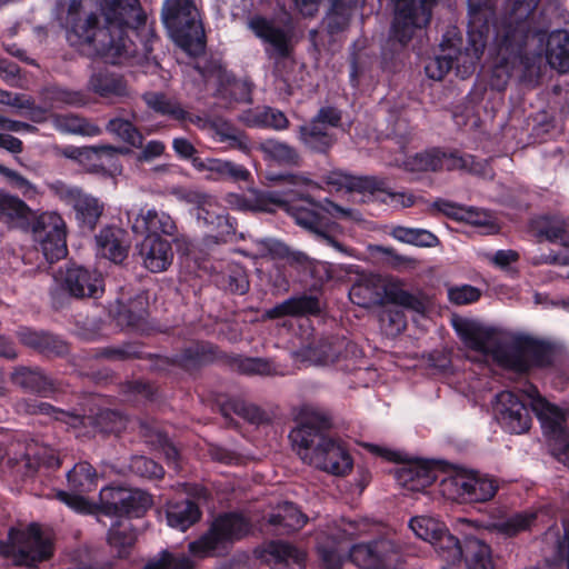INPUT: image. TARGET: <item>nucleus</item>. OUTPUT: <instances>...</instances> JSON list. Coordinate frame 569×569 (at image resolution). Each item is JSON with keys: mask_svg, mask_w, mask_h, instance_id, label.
<instances>
[{"mask_svg": "<svg viewBox=\"0 0 569 569\" xmlns=\"http://www.w3.org/2000/svg\"><path fill=\"white\" fill-rule=\"evenodd\" d=\"M106 24L97 28V17L82 12V1L71 0L66 18L67 40L73 47L94 51L104 62L121 64L136 56L137 47L129 36V22L138 17V0H104Z\"/></svg>", "mask_w": 569, "mask_h": 569, "instance_id": "nucleus-1", "label": "nucleus"}, {"mask_svg": "<svg viewBox=\"0 0 569 569\" xmlns=\"http://www.w3.org/2000/svg\"><path fill=\"white\" fill-rule=\"evenodd\" d=\"M413 533L433 546L445 562L442 569H493L491 549L476 537H467L463 545L438 519L419 516L409 522Z\"/></svg>", "mask_w": 569, "mask_h": 569, "instance_id": "nucleus-2", "label": "nucleus"}, {"mask_svg": "<svg viewBox=\"0 0 569 569\" xmlns=\"http://www.w3.org/2000/svg\"><path fill=\"white\" fill-rule=\"evenodd\" d=\"M288 438L292 449L307 463L333 476H346L353 460L345 443L325 429H291Z\"/></svg>", "mask_w": 569, "mask_h": 569, "instance_id": "nucleus-3", "label": "nucleus"}, {"mask_svg": "<svg viewBox=\"0 0 569 569\" xmlns=\"http://www.w3.org/2000/svg\"><path fill=\"white\" fill-rule=\"evenodd\" d=\"M349 297L360 307L371 308L389 302L420 315H423L430 305L428 297L422 292L408 291L401 279L376 273L360 274L352 284Z\"/></svg>", "mask_w": 569, "mask_h": 569, "instance_id": "nucleus-4", "label": "nucleus"}, {"mask_svg": "<svg viewBox=\"0 0 569 569\" xmlns=\"http://www.w3.org/2000/svg\"><path fill=\"white\" fill-rule=\"evenodd\" d=\"M453 328L465 346L480 356H490L502 367L519 372L529 369L526 350L507 347L506 337L501 331L466 318L453 320Z\"/></svg>", "mask_w": 569, "mask_h": 569, "instance_id": "nucleus-5", "label": "nucleus"}, {"mask_svg": "<svg viewBox=\"0 0 569 569\" xmlns=\"http://www.w3.org/2000/svg\"><path fill=\"white\" fill-rule=\"evenodd\" d=\"M162 20L174 41L188 54L198 56L204 50V31L192 0H166Z\"/></svg>", "mask_w": 569, "mask_h": 569, "instance_id": "nucleus-6", "label": "nucleus"}, {"mask_svg": "<svg viewBox=\"0 0 569 569\" xmlns=\"http://www.w3.org/2000/svg\"><path fill=\"white\" fill-rule=\"evenodd\" d=\"M0 553L16 566L36 568L53 555V543L37 523L10 528L6 541L0 542Z\"/></svg>", "mask_w": 569, "mask_h": 569, "instance_id": "nucleus-7", "label": "nucleus"}, {"mask_svg": "<svg viewBox=\"0 0 569 569\" xmlns=\"http://www.w3.org/2000/svg\"><path fill=\"white\" fill-rule=\"evenodd\" d=\"M280 181L282 190H271L264 192H256L252 198L243 199L238 194H230L229 202L237 206L241 210L272 212L276 208H282L288 211L297 192L301 190H320L322 186L312 180L305 172L290 173L271 178Z\"/></svg>", "mask_w": 569, "mask_h": 569, "instance_id": "nucleus-8", "label": "nucleus"}, {"mask_svg": "<svg viewBox=\"0 0 569 569\" xmlns=\"http://www.w3.org/2000/svg\"><path fill=\"white\" fill-rule=\"evenodd\" d=\"M402 164L406 170L411 172L438 171L445 168L447 170H467L482 177L491 174L488 163L477 160L471 154L447 153L439 149L418 152L408 157Z\"/></svg>", "mask_w": 569, "mask_h": 569, "instance_id": "nucleus-9", "label": "nucleus"}, {"mask_svg": "<svg viewBox=\"0 0 569 569\" xmlns=\"http://www.w3.org/2000/svg\"><path fill=\"white\" fill-rule=\"evenodd\" d=\"M307 191L308 190L300 189V191L297 192L296 198L297 200L301 201V203L295 202L293 199L290 207H288L287 212L293 218L295 222L299 227L313 234L316 239L332 247L345 256H355L352 249L346 247L330 234V229L335 226V223H330L325 220L320 213L322 212L320 208L318 206H313L320 201H316L311 197L307 196Z\"/></svg>", "mask_w": 569, "mask_h": 569, "instance_id": "nucleus-10", "label": "nucleus"}, {"mask_svg": "<svg viewBox=\"0 0 569 569\" xmlns=\"http://www.w3.org/2000/svg\"><path fill=\"white\" fill-rule=\"evenodd\" d=\"M350 560L362 569H398L402 563V546L391 536H383L350 549Z\"/></svg>", "mask_w": 569, "mask_h": 569, "instance_id": "nucleus-11", "label": "nucleus"}, {"mask_svg": "<svg viewBox=\"0 0 569 569\" xmlns=\"http://www.w3.org/2000/svg\"><path fill=\"white\" fill-rule=\"evenodd\" d=\"M249 532V523L238 513H226L218 517L209 532L189 545L191 553L207 556L228 542L239 540Z\"/></svg>", "mask_w": 569, "mask_h": 569, "instance_id": "nucleus-12", "label": "nucleus"}, {"mask_svg": "<svg viewBox=\"0 0 569 569\" xmlns=\"http://www.w3.org/2000/svg\"><path fill=\"white\" fill-rule=\"evenodd\" d=\"M395 17L390 38L400 46L407 44L417 29L428 24L436 0H395Z\"/></svg>", "mask_w": 569, "mask_h": 569, "instance_id": "nucleus-13", "label": "nucleus"}, {"mask_svg": "<svg viewBox=\"0 0 569 569\" xmlns=\"http://www.w3.org/2000/svg\"><path fill=\"white\" fill-rule=\"evenodd\" d=\"M34 240L47 261L53 262L67 254L66 223L57 212L40 214L33 224Z\"/></svg>", "mask_w": 569, "mask_h": 569, "instance_id": "nucleus-14", "label": "nucleus"}, {"mask_svg": "<svg viewBox=\"0 0 569 569\" xmlns=\"http://www.w3.org/2000/svg\"><path fill=\"white\" fill-rule=\"evenodd\" d=\"M447 463L436 459H412L406 460L401 466L395 468L397 482L410 491H423L437 478V470L443 469Z\"/></svg>", "mask_w": 569, "mask_h": 569, "instance_id": "nucleus-15", "label": "nucleus"}, {"mask_svg": "<svg viewBox=\"0 0 569 569\" xmlns=\"http://www.w3.org/2000/svg\"><path fill=\"white\" fill-rule=\"evenodd\" d=\"M123 496L127 497L126 488L122 487H106L100 491L99 503L91 505L82 496L69 493L66 491H58L56 498L66 503L71 509L83 512L92 513L99 509L107 516H120L121 506L123 505Z\"/></svg>", "mask_w": 569, "mask_h": 569, "instance_id": "nucleus-16", "label": "nucleus"}, {"mask_svg": "<svg viewBox=\"0 0 569 569\" xmlns=\"http://www.w3.org/2000/svg\"><path fill=\"white\" fill-rule=\"evenodd\" d=\"M57 286L76 298L97 297L102 292V278L96 271L80 266H69L54 276Z\"/></svg>", "mask_w": 569, "mask_h": 569, "instance_id": "nucleus-17", "label": "nucleus"}, {"mask_svg": "<svg viewBox=\"0 0 569 569\" xmlns=\"http://www.w3.org/2000/svg\"><path fill=\"white\" fill-rule=\"evenodd\" d=\"M192 166L197 171L208 172L207 179L213 181H248L251 177L250 171L233 161L218 158H193Z\"/></svg>", "mask_w": 569, "mask_h": 569, "instance_id": "nucleus-18", "label": "nucleus"}, {"mask_svg": "<svg viewBox=\"0 0 569 569\" xmlns=\"http://www.w3.org/2000/svg\"><path fill=\"white\" fill-rule=\"evenodd\" d=\"M256 553L272 569H300L305 559L303 551L283 541H270L261 549H257Z\"/></svg>", "mask_w": 569, "mask_h": 569, "instance_id": "nucleus-19", "label": "nucleus"}, {"mask_svg": "<svg viewBox=\"0 0 569 569\" xmlns=\"http://www.w3.org/2000/svg\"><path fill=\"white\" fill-rule=\"evenodd\" d=\"M249 28L254 34L270 44L279 56H287L292 36V27L288 22L282 27L277 26L261 17H254L249 21Z\"/></svg>", "mask_w": 569, "mask_h": 569, "instance_id": "nucleus-20", "label": "nucleus"}, {"mask_svg": "<svg viewBox=\"0 0 569 569\" xmlns=\"http://www.w3.org/2000/svg\"><path fill=\"white\" fill-rule=\"evenodd\" d=\"M139 256L143 266L151 272L164 271L173 259L170 242L154 234L144 237L139 246Z\"/></svg>", "mask_w": 569, "mask_h": 569, "instance_id": "nucleus-21", "label": "nucleus"}, {"mask_svg": "<svg viewBox=\"0 0 569 569\" xmlns=\"http://www.w3.org/2000/svg\"><path fill=\"white\" fill-rule=\"evenodd\" d=\"M492 410L497 423L528 427V410L510 391H502L496 396Z\"/></svg>", "mask_w": 569, "mask_h": 569, "instance_id": "nucleus-22", "label": "nucleus"}, {"mask_svg": "<svg viewBox=\"0 0 569 569\" xmlns=\"http://www.w3.org/2000/svg\"><path fill=\"white\" fill-rule=\"evenodd\" d=\"M539 41L546 42L545 57L549 66L559 71H569V31L555 30L548 36L538 34Z\"/></svg>", "mask_w": 569, "mask_h": 569, "instance_id": "nucleus-23", "label": "nucleus"}, {"mask_svg": "<svg viewBox=\"0 0 569 569\" xmlns=\"http://www.w3.org/2000/svg\"><path fill=\"white\" fill-rule=\"evenodd\" d=\"M531 408L542 427H561L569 420V407L561 408L541 397L537 389L529 392Z\"/></svg>", "mask_w": 569, "mask_h": 569, "instance_id": "nucleus-24", "label": "nucleus"}, {"mask_svg": "<svg viewBox=\"0 0 569 569\" xmlns=\"http://www.w3.org/2000/svg\"><path fill=\"white\" fill-rule=\"evenodd\" d=\"M132 229L134 232L142 233L146 236H159V233L172 236L177 227L174 221L168 213L157 211L156 209H148L147 211H142L138 216Z\"/></svg>", "mask_w": 569, "mask_h": 569, "instance_id": "nucleus-25", "label": "nucleus"}, {"mask_svg": "<svg viewBox=\"0 0 569 569\" xmlns=\"http://www.w3.org/2000/svg\"><path fill=\"white\" fill-rule=\"evenodd\" d=\"M320 312V303L316 297L299 296L284 300L266 311L264 317L269 319L281 318L284 316L301 317L317 315Z\"/></svg>", "mask_w": 569, "mask_h": 569, "instance_id": "nucleus-26", "label": "nucleus"}, {"mask_svg": "<svg viewBox=\"0 0 569 569\" xmlns=\"http://www.w3.org/2000/svg\"><path fill=\"white\" fill-rule=\"evenodd\" d=\"M99 254L114 263L122 262L128 253L124 233L121 229L104 228L96 237Z\"/></svg>", "mask_w": 569, "mask_h": 569, "instance_id": "nucleus-27", "label": "nucleus"}, {"mask_svg": "<svg viewBox=\"0 0 569 569\" xmlns=\"http://www.w3.org/2000/svg\"><path fill=\"white\" fill-rule=\"evenodd\" d=\"M16 410L20 415H43L52 417V422H60L77 427L78 425H87V422L77 415L58 410L46 402L37 400L22 399L16 403Z\"/></svg>", "mask_w": 569, "mask_h": 569, "instance_id": "nucleus-28", "label": "nucleus"}, {"mask_svg": "<svg viewBox=\"0 0 569 569\" xmlns=\"http://www.w3.org/2000/svg\"><path fill=\"white\" fill-rule=\"evenodd\" d=\"M323 182L336 191H357L369 193V190L378 188L375 177H353L341 170H332L323 176Z\"/></svg>", "mask_w": 569, "mask_h": 569, "instance_id": "nucleus-29", "label": "nucleus"}, {"mask_svg": "<svg viewBox=\"0 0 569 569\" xmlns=\"http://www.w3.org/2000/svg\"><path fill=\"white\" fill-rule=\"evenodd\" d=\"M50 120L53 128L63 134L96 137L102 132L99 126L74 113H54L50 116Z\"/></svg>", "mask_w": 569, "mask_h": 569, "instance_id": "nucleus-30", "label": "nucleus"}, {"mask_svg": "<svg viewBox=\"0 0 569 569\" xmlns=\"http://www.w3.org/2000/svg\"><path fill=\"white\" fill-rule=\"evenodd\" d=\"M198 506L191 500L169 502L167 506L168 525L172 528L186 531L200 518Z\"/></svg>", "mask_w": 569, "mask_h": 569, "instance_id": "nucleus-31", "label": "nucleus"}, {"mask_svg": "<svg viewBox=\"0 0 569 569\" xmlns=\"http://www.w3.org/2000/svg\"><path fill=\"white\" fill-rule=\"evenodd\" d=\"M530 37L531 33L529 22L527 20H520L515 26L512 23H508L500 41V53L520 54L522 48L527 46Z\"/></svg>", "mask_w": 569, "mask_h": 569, "instance_id": "nucleus-32", "label": "nucleus"}, {"mask_svg": "<svg viewBox=\"0 0 569 569\" xmlns=\"http://www.w3.org/2000/svg\"><path fill=\"white\" fill-rule=\"evenodd\" d=\"M89 90L103 98L123 97L128 94L127 84L120 76L98 72L91 76Z\"/></svg>", "mask_w": 569, "mask_h": 569, "instance_id": "nucleus-33", "label": "nucleus"}, {"mask_svg": "<svg viewBox=\"0 0 569 569\" xmlns=\"http://www.w3.org/2000/svg\"><path fill=\"white\" fill-rule=\"evenodd\" d=\"M291 417L297 427H328L333 423L329 410L310 403L292 408Z\"/></svg>", "mask_w": 569, "mask_h": 569, "instance_id": "nucleus-34", "label": "nucleus"}, {"mask_svg": "<svg viewBox=\"0 0 569 569\" xmlns=\"http://www.w3.org/2000/svg\"><path fill=\"white\" fill-rule=\"evenodd\" d=\"M476 471L459 469L455 475L441 480L440 488L443 496L468 502V495L472 487Z\"/></svg>", "mask_w": 569, "mask_h": 569, "instance_id": "nucleus-35", "label": "nucleus"}, {"mask_svg": "<svg viewBox=\"0 0 569 569\" xmlns=\"http://www.w3.org/2000/svg\"><path fill=\"white\" fill-rule=\"evenodd\" d=\"M299 139L306 147L317 152H326L335 142L326 126L319 124L315 120L309 124L300 126Z\"/></svg>", "mask_w": 569, "mask_h": 569, "instance_id": "nucleus-36", "label": "nucleus"}, {"mask_svg": "<svg viewBox=\"0 0 569 569\" xmlns=\"http://www.w3.org/2000/svg\"><path fill=\"white\" fill-rule=\"evenodd\" d=\"M137 540V533L128 520L112 525L108 533V542L119 558L127 557Z\"/></svg>", "mask_w": 569, "mask_h": 569, "instance_id": "nucleus-37", "label": "nucleus"}, {"mask_svg": "<svg viewBox=\"0 0 569 569\" xmlns=\"http://www.w3.org/2000/svg\"><path fill=\"white\" fill-rule=\"evenodd\" d=\"M537 513L535 511L526 510L497 520L490 526V528L496 532L507 537H512L522 531L529 530L535 525Z\"/></svg>", "mask_w": 569, "mask_h": 569, "instance_id": "nucleus-38", "label": "nucleus"}, {"mask_svg": "<svg viewBox=\"0 0 569 569\" xmlns=\"http://www.w3.org/2000/svg\"><path fill=\"white\" fill-rule=\"evenodd\" d=\"M12 380L22 389L41 396H48L53 390L50 380L38 370L28 368L17 369L12 373Z\"/></svg>", "mask_w": 569, "mask_h": 569, "instance_id": "nucleus-39", "label": "nucleus"}, {"mask_svg": "<svg viewBox=\"0 0 569 569\" xmlns=\"http://www.w3.org/2000/svg\"><path fill=\"white\" fill-rule=\"evenodd\" d=\"M119 149L110 146V144H101L93 147H66L61 150V154L68 159L73 160H82V159H101L103 156L111 162L110 172H116L119 170V167L114 163L116 154Z\"/></svg>", "mask_w": 569, "mask_h": 569, "instance_id": "nucleus-40", "label": "nucleus"}, {"mask_svg": "<svg viewBox=\"0 0 569 569\" xmlns=\"http://www.w3.org/2000/svg\"><path fill=\"white\" fill-rule=\"evenodd\" d=\"M143 100L149 108L162 116H169L179 121L189 119L190 121L194 122V120L189 117L188 112L183 110L177 100L168 98L163 93L147 92L143 96Z\"/></svg>", "mask_w": 569, "mask_h": 569, "instance_id": "nucleus-41", "label": "nucleus"}, {"mask_svg": "<svg viewBox=\"0 0 569 569\" xmlns=\"http://www.w3.org/2000/svg\"><path fill=\"white\" fill-rule=\"evenodd\" d=\"M233 412L243 422L249 425H277L279 423L276 410H263L253 403L237 401L232 405Z\"/></svg>", "mask_w": 569, "mask_h": 569, "instance_id": "nucleus-42", "label": "nucleus"}, {"mask_svg": "<svg viewBox=\"0 0 569 569\" xmlns=\"http://www.w3.org/2000/svg\"><path fill=\"white\" fill-rule=\"evenodd\" d=\"M71 206L77 212L78 220L90 229L96 226L103 211V204L97 198L82 191L78 193Z\"/></svg>", "mask_w": 569, "mask_h": 569, "instance_id": "nucleus-43", "label": "nucleus"}, {"mask_svg": "<svg viewBox=\"0 0 569 569\" xmlns=\"http://www.w3.org/2000/svg\"><path fill=\"white\" fill-rule=\"evenodd\" d=\"M270 525L281 526L286 532L301 529L307 517L291 502H283L278 507L277 512L270 515Z\"/></svg>", "mask_w": 569, "mask_h": 569, "instance_id": "nucleus-44", "label": "nucleus"}, {"mask_svg": "<svg viewBox=\"0 0 569 569\" xmlns=\"http://www.w3.org/2000/svg\"><path fill=\"white\" fill-rule=\"evenodd\" d=\"M357 4L358 0H332L331 9L325 19L329 32L342 30L348 24L351 11Z\"/></svg>", "mask_w": 569, "mask_h": 569, "instance_id": "nucleus-45", "label": "nucleus"}, {"mask_svg": "<svg viewBox=\"0 0 569 569\" xmlns=\"http://www.w3.org/2000/svg\"><path fill=\"white\" fill-rule=\"evenodd\" d=\"M196 214L199 221L212 227V230H218L221 234L229 233L232 229L224 210L218 204L214 197L213 204L200 206Z\"/></svg>", "mask_w": 569, "mask_h": 569, "instance_id": "nucleus-46", "label": "nucleus"}, {"mask_svg": "<svg viewBox=\"0 0 569 569\" xmlns=\"http://www.w3.org/2000/svg\"><path fill=\"white\" fill-rule=\"evenodd\" d=\"M211 129L214 137L220 142H228L230 148L238 149L243 152H248L250 150L247 137L228 122L216 120L211 123Z\"/></svg>", "mask_w": 569, "mask_h": 569, "instance_id": "nucleus-47", "label": "nucleus"}, {"mask_svg": "<svg viewBox=\"0 0 569 569\" xmlns=\"http://www.w3.org/2000/svg\"><path fill=\"white\" fill-rule=\"evenodd\" d=\"M396 240L419 247H435L438 238L428 230L397 226L390 231Z\"/></svg>", "mask_w": 569, "mask_h": 569, "instance_id": "nucleus-48", "label": "nucleus"}, {"mask_svg": "<svg viewBox=\"0 0 569 569\" xmlns=\"http://www.w3.org/2000/svg\"><path fill=\"white\" fill-rule=\"evenodd\" d=\"M260 150L267 158L281 164H297L299 161V154L295 148L276 139L261 142Z\"/></svg>", "mask_w": 569, "mask_h": 569, "instance_id": "nucleus-49", "label": "nucleus"}, {"mask_svg": "<svg viewBox=\"0 0 569 569\" xmlns=\"http://www.w3.org/2000/svg\"><path fill=\"white\" fill-rule=\"evenodd\" d=\"M378 188L369 190L373 199L389 203L393 207L408 208L415 204V196L406 191H392L385 180L378 179Z\"/></svg>", "mask_w": 569, "mask_h": 569, "instance_id": "nucleus-50", "label": "nucleus"}, {"mask_svg": "<svg viewBox=\"0 0 569 569\" xmlns=\"http://www.w3.org/2000/svg\"><path fill=\"white\" fill-rule=\"evenodd\" d=\"M126 493L120 516L140 517L152 505L151 496L140 489L126 488Z\"/></svg>", "mask_w": 569, "mask_h": 569, "instance_id": "nucleus-51", "label": "nucleus"}, {"mask_svg": "<svg viewBox=\"0 0 569 569\" xmlns=\"http://www.w3.org/2000/svg\"><path fill=\"white\" fill-rule=\"evenodd\" d=\"M41 96L49 108H57L62 104L82 106L86 102L81 92L59 87H48L41 91Z\"/></svg>", "mask_w": 569, "mask_h": 569, "instance_id": "nucleus-52", "label": "nucleus"}, {"mask_svg": "<svg viewBox=\"0 0 569 569\" xmlns=\"http://www.w3.org/2000/svg\"><path fill=\"white\" fill-rule=\"evenodd\" d=\"M69 485L72 489L87 492L92 489L97 479V472L88 462L77 463L67 475Z\"/></svg>", "mask_w": 569, "mask_h": 569, "instance_id": "nucleus-53", "label": "nucleus"}, {"mask_svg": "<svg viewBox=\"0 0 569 569\" xmlns=\"http://www.w3.org/2000/svg\"><path fill=\"white\" fill-rule=\"evenodd\" d=\"M498 488V481L495 478L476 472L468 502H487L496 496Z\"/></svg>", "mask_w": 569, "mask_h": 569, "instance_id": "nucleus-54", "label": "nucleus"}, {"mask_svg": "<svg viewBox=\"0 0 569 569\" xmlns=\"http://www.w3.org/2000/svg\"><path fill=\"white\" fill-rule=\"evenodd\" d=\"M29 214L30 209L22 200L6 191H0V217L8 221H14L27 219Z\"/></svg>", "mask_w": 569, "mask_h": 569, "instance_id": "nucleus-55", "label": "nucleus"}, {"mask_svg": "<svg viewBox=\"0 0 569 569\" xmlns=\"http://www.w3.org/2000/svg\"><path fill=\"white\" fill-rule=\"evenodd\" d=\"M545 437L551 453L569 468V433L568 429H546Z\"/></svg>", "mask_w": 569, "mask_h": 569, "instance_id": "nucleus-56", "label": "nucleus"}, {"mask_svg": "<svg viewBox=\"0 0 569 569\" xmlns=\"http://www.w3.org/2000/svg\"><path fill=\"white\" fill-rule=\"evenodd\" d=\"M117 319L120 325L137 326L146 317V300L143 297H137L126 307L122 301H118Z\"/></svg>", "mask_w": 569, "mask_h": 569, "instance_id": "nucleus-57", "label": "nucleus"}, {"mask_svg": "<svg viewBox=\"0 0 569 569\" xmlns=\"http://www.w3.org/2000/svg\"><path fill=\"white\" fill-rule=\"evenodd\" d=\"M107 130L133 147H140L142 144V134L128 120L121 118L111 119L107 124Z\"/></svg>", "mask_w": 569, "mask_h": 569, "instance_id": "nucleus-58", "label": "nucleus"}, {"mask_svg": "<svg viewBox=\"0 0 569 569\" xmlns=\"http://www.w3.org/2000/svg\"><path fill=\"white\" fill-rule=\"evenodd\" d=\"M535 231L547 240L555 241L565 233L566 222L560 217H540L533 221Z\"/></svg>", "mask_w": 569, "mask_h": 569, "instance_id": "nucleus-59", "label": "nucleus"}, {"mask_svg": "<svg viewBox=\"0 0 569 569\" xmlns=\"http://www.w3.org/2000/svg\"><path fill=\"white\" fill-rule=\"evenodd\" d=\"M130 470L143 478L159 479L162 478L164 470L152 459L143 456L133 457L130 461Z\"/></svg>", "mask_w": 569, "mask_h": 569, "instance_id": "nucleus-60", "label": "nucleus"}, {"mask_svg": "<svg viewBox=\"0 0 569 569\" xmlns=\"http://www.w3.org/2000/svg\"><path fill=\"white\" fill-rule=\"evenodd\" d=\"M143 569H193V562L186 556L174 557L163 551L159 559L150 561Z\"/></svg>", "mask_w": 569, "mask_h": 569, "instance_id": "nucleus-61", "label": "nucleus"}, {"mask_svg": "<svg viewBox=\"0 0 569 569\" xmlns=\"http://www.w3.org/2000/svg\"><path fill=\"white\" fill-rule=\"evenodd\" d=\"M0 174L6 178L14 188L21 191L22 196L31 199L38 194L37 188L19 172L9 169L0 163Z\"/></svg>", "mask_w": 569, "mask_h": 569, "instance_id": "nucleus-62", "label": "nucleus"}, {"mask_svg": "<svg viewBox=\"0 0 569 569\" xmlns=\"http://www.w3.org/2000/svg\"><path fill=\"white\" fill-rule=\"evenodd\" d=\"M306 357L318 363H328L336 360L338 350L328 341L321 340L317 345H310L306 349Z\"/></svg>", "mask_w": 569, "mask_h": 569, "instance_id": "nucleus-63", "label": "nucleus"}, {"mask_svg": "<svg viewBox=\"0 0 569 569\" xmlns=\"http://www.w3.org/2000/svg\"><path fill=\"white\" fill-rule=\"evenodd\" d=\"M481 291L470 284L451 287L448 289L449 300L458 306L469 305L479 300Z\"/></svg>", "mask_w": 569, "mask_h": 569, "instance_id": "nucleus-64", "label": "nucleus"}]
</instances>
